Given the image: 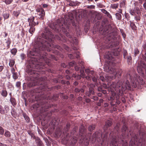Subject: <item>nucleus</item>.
<instances>
[{"label": "nucleus", "mask_w": 146, "mask_h": 146, "mask_svg": "<svg viewBox=\"0 0 146 146\" xmlns=\"http://www.w3.org/2000/svg\"><path fill=\"white\" fill-rule=\"evenodd\" d=\"M51 37H36L35 38L34 46L31 50L29 51L28 55L35 56V61L32 60L27 72L30 75L37 74L38 70L43 69L46 64L48 66L51 65L50 60L47 58L46 50L50 52L51 49V46L59 50L61 47L58 45L52 44V40Z\"/></svg>", "instance_id": "nucleus-1"}, {"label": "nucleus", "mask_w": 146, "mask_h": 146, "mask_svg": "<svg viewBox=\"0 0 146 146\" xmlns=\"http://www.w3.org/2000/svg\"><path fill=\"white\" fill-rule=\"evenodd\" d=\"M139 76L137 74L134 75L133 77L129 73H127L125 75V79L121 80L117 83L113 82L110 87L112 94L108 98V100L113 101L115 99V92H114V91L119 94L123 93V91H125L126 89H131V86L128 79L131 81V86L133 88H136L138 83L142 85L144 84L145 82L142 79H139Z\"/></svg>", "instance_id": "nucleus-2"}, {"label": "nucleus", "mask_w": 146, "mask_h": 146, "mask_svg": "<svg viewBox=\"0 0 146 146\" xmlns=\"http://www.w3.org/2000/svg\"><path fill=\"white\" fill-rule=\"evenodd\" d=\"M73 14L69 13L68 14L65 15L64 17H62L60 19H58L56 22L50 25V27L54 29L56 32H60L67 34V29H69L71 24L73 25Z\"/></svg>", "instance_id": "nucleus-3"}, {"label": "nucleus", "mask_w": 146, "mask_h": 146, "mask_svg": "<svg viewBox=\"0 0 146 146\" xmlns=\"http://www.w3.org/2000/svg\"><path fill=\"white\" fill-rule=\"evenodd\" d=\"M121 131L122 133L120 137H119L118 139L116 138L115 135L113 134L112 131L110 132L109 137L111 139V143L113 146H117L119 144L121 143L122 144V146H128V143L125 140L128 136L127 133L128 131L127 127L125 123L123 126Z\"/></svg>", "instance_id": "nucleus-4"}, {"label": "nucleus", "mask_w": 146, "mask_h": 146, "mask_svg": "<svg viewBox=\"0 0 146 146\" xmlns=\"http://www.w3.org/2000/svg\"><path fill=\"white\" fill-rule=\"evenodd\" d=\"M112 124V123L111 120H108L106 122V124L104 126V132L103 133H101L100 131H97L92 135V137L93 139L99 138L101 139L102 138V144L103 145L105 142L107 141L108 134V131L107 130L108 128L110 127Z\"/></svg>", "instance_id": "nucleus-5"}, {"label": "nucleus", "mask_w": 146, "mask_h": 146, "mask_svg": "<svg viewBox=\"0 0 146 146\" xmlns=\"http://www.w3.org/2000/svg\"><path fill=\"white\" fill-rule=\"evenodd\" d=\"M59 96L58 94H55L50 99V97L49 96L47 100L44 99L39 102L36 107L37 108L40 107L41 108V110L42 111H46L48 109L53 106V104L50 103V102L56 101Z\"/></svg>", "instance_id": "nucleus-6"}, {"label": "nucleus", "mask_w": 146, "mask_h": 146, "mask_svg": "<svg viewBox=\"0 0 146 146\" xmlns=\"http://www.w3.org/2000/svg\"><path fill=\"white\" fill-rule=\"evenodd\" d=\"M104 69L106 72L113 74V76L111 75L108 76V78H111V79H113L117 77L118 78H119L122 75V72L121 70L116 71V70L113 68L108 67V66H105Z\"/></svg>", "instance_id": "nucleus-7"}, {"label": "nucleus", "mask_w": 146, "mask_h": 146, "mask_svg": "<svg viewBox=\"0 0 146 146\" xmlns=\"http://www.w3.org/2000/svg\"><path fill=\"white\" fill-rule=\"evenodd\" d=\"M105 40L104 43L108 44L111 47L119 45V37H103Z\"/></svg>", "instance_id": "nucleus-8"}, {"label": "nucleus", "mask_w": 146, "mask_h": 146, "mask_svg": "<svg viewBox=\"0 0 146 146\" xmlns=\"http://www.w3.org/2000/svg\"><path fill=\"white\" fill-rule=\"evenodd\" d=\"M80 53L79 51H75L74 52V59H75V57L77 59V65L74 66V68L76 71H78L79 70H82L81 64L80 63L81 61H82L80 58Z\"/></svg>", "instance_id": "nucleus-9"}, {"label": "nucleus", "mask_w": 146, "mask_h": 146, "mask_svg": "<svg viewBox=\"0 0 146 146\" xmlns=\"http://www.w3.org/2000/svg\"><path fill=\"white\" fill-rule=\"evenodd\" d=\"M130 13L131 15L135 16L134 19L137 21L140 20L141 13L139 8H136L133 11H131Z\"/></svg>", "instance_id": "nucleus-10"}, {"label": "nucleus", "mask_w": 146, "mask_h": 146, "mask_svg": "<svg viewBox=\"0 0 146 146\" xmlns=\"http://www.w3.org/2000/svg\"><path fill=\"white\" fill-rule=\"evenodd\" d=\"M81 64V66L82 70H80V74L77 75V76L74 74V78H76L77 79H80L81 77L84 78L85 77L84 72V62L83 61H81L80 63Z\"/></svg>", "instance_id": "nucleus-11"}, {"label": "nucleus", "mask_w": 146, "mask_h": 146, "mask_svg": "<svg viewBox=\"0 0 146 146\" xmlns=\"http://www.w3.org/2000/svg\"><path fill=\"white\" fill-rule=\"evenodd\" d=\"M79 134L82 137L81 139L84 140L86 134V130L85 129L84 126L82 125L80 127L79 129Z\"/></svg>", "instance_id": "nucleus-12"}, {"label": "nucleus", "mask_w": 146, "mask_h": 146, "mask_svg": "<svg viewBox=\"0 0 146 146\" xmlns=\"http://www.w3.org/2000/svg\"><path fill=\"white\" fill-rule=\"evenodd\" d=\"M95 87L94 84H91L89 88V91H87L86 92V94L87 96H90L95 94L94 88Z\"/></svg>", "instance_id": "nucleus-13"}, {"label": "nucleus", "mask_w": 146, "mask_h": 146, "mask_svg": "<svg viewBox=\"0 0 146 146\" xmlns=\"http://www.w3.org/2000/svg\"><path fill=\"white\" fill-rule=\"evenodd\" d=\"M119 53L118 52L116 53L114 52H108L106 54V58L108 60H112L113 59L114 56H117Z\"/></svg>", "instance_id": "nucleus-14"}, {"label": "nucleus", "mask_w": 146, "mask_h": 146, "mask_svg": "<svg viewBox=\"0 0 146 146\" xmlns=\"http://www.w3.org/2000/svg\"><path fill=\"white\" fill-rule=\"evenodd\" d=\"M36 10L38 13V14L40 16V18L42 20H43L45 15V12L44 9L42 7H38Z\"/></svg>", "instance_id": "nucleus-15"}, {"label": "nucleus", "mask_w": 146, "mask_h": 146, "mask_svg": "<svg viewBox=\"0 0 146 146\" xmlns=\"http://www.w3.org/2000/svg\"><path fill=\"white\" fill-rule=\"evenodd\" d=\"M112 30V27L110 25L106 26L104 29L101 31V33L103 35H105L111 32Z\"/></svg>", "instance_id": "nucleus-16"}, {"label": "nucleus", "mask_w": 146, "mask_h": 146, "mask_svg": "<svg viewBox=\"0 0 146 146\" xmlns=\"http://www.w3.org/2000/svg\"><path fill=\"white\" fill-rule=\"evenodd\" d=\"M35 17H31L28 19V21L29 23V25L30 26H35L36 25H38V21L35 22L34 21Z\"/></svg>", "instance_id": "nucleus-17"}, {"label": "nucleus", "mask_w": 146, "mask_h": 146, "mask_svg": "<svg viewBox=\"0 0 146 146\" xmlns=\"http://www.w3.org/2000/svg\"><path fill=\"white\" fill-rule=\"evenodd\" d=\"M53 36L52 32L48 29H46L42 35V36Z\"/></svg>", "instance_id": "nucleus-18"}, {"label": "nucleus", "mask_w": 146, "mask_h": 146, "mask_svg": "<svg viewBox=\"0 0 146 146\" xmlns=\"http://www.w3.org/2000/svg\"><path fill=\"white\" fill-rule=\"evenodd\" d=\"M84 91V89L82 88L79 89L78 88H76L75 89V92L76 93L77 95L78 96L80 95V94L82 96Z\"/></svg>", "instance_id": "nucleus-19"}, {"label": "nucleus", "mask_w": 146, "mask_h": 146, "mask_svg": "<svg viewBox=\"0 0 146 146\" xmlns=\"http://www.w3.org/2000/svg\"><path fill=\"white\" fill-rule=\"evenodd\" d=\"M0 93L1 96L5 98L7 96L8 94L7 92L5 89H3L1 92Z\"/></svg>", "instance_id": "nucleus-20"}, {"label": "nucleus", "mask_w": 146, "mask_h": 146, "mask_svg": "<svg viewBox=\"0 0 146 146\" xmlns=\"http://www.w3.org/2000/svg\"><path fill=\"white\" fill-rule=\"evenodd\" d=\"M10 101L13 106L15 107L17 105L16 100L14 98L11 97Z\"/></svg>", "instance_id": "nucleus-21"}, {"label": "nucleus", "mask_w": 146, "mask_h": 146, "mask_svg": "<svg viewBox=\"0 0 146 146\" xmlns=\"http://www.w3.org/2000/svg\"><path fill=\"white\" fill-rule=\"evenodd\" d=\"M5 42L7 44V48L8 49L9 48L10 45L11 43V40L10 38L8 37L7 39H5Z\"/></svg>", "instance_id": "nucleus-22"}, {"label": "nucleus", "mask_w": 146, "mask_h": 146, "mask_svg": "<svg viewBox=\"0 0 146 146\" xmlns=\"http://www.w3.org/2000/svg\"><path fill=\"white\" fill-rule=\"evenodd\" d=\"M15 64V60L13 59H9V65L11 68L13 67Z\"/></svg>", "instance_id": "nucleus-23"}, {"label": "nucleus", "mask_w": 146, "mask_h": 146, "mask_svg": "<svg viewBox=\"0 0 146 146\" xmlns=\"http://www.w3.org/2000/svg\"><path fill=\"white\" fill-rule=\"evenodd\" d=\"M96 125H90L88 128V130L91 131L94 130L95 128Z\"/></svg>", "instance_id": "nucleus-24"}, {"label": "nucleus", "mask_w": 146, "mask_h": 146, "mask_svg": "<svg viewBox=\"0 0 146 146\" xmlns=\"http://www.w3.org/2000/svg\"><path fill=\"white\" fill-rule=\"evenodd\" d=\"M23 116L27 122H29L30 118L25 113H23Z\"/></svg>", "instance_id": "nucleus-25"}, {"label": "nucleus", "mask_w": 146, "mask_h": 146, "mask_svg": "<svg viewBox=\"0 0 146 146\" xmlns=\"http://www.w3.org/2000/svg\"><path fill=\"white\" fill-rule=\"evenodd\" d=\"M90 98L92 99L95 101H97L98 100V97L95 96L94 94V95H91L90 96H88Z\"/></svg>", "instance_id": "nucleus-26"}, {"label": "nucleus", "mask_w": 146, "mask_h": 146, "mask_svg": "<svg viewBox=\"0 0 146 146\" xmlns=\"http://www.w3.org/2000/svg\"><path fill=\"white\" fill-rule=\"evenodd\" d=\"M125 2L126 1L125 0H123L121 1L119 5L120 7L121 8H124L125 7Z\"/></svg>", "instance_id": "nucleus-27"}, {"label": "nucleus", "mask_w": 146, "mask_h": 146, "mask_svg": "<svg viewBox=\"0 0 146 146\" xmlns=\"http://www.w3.org/2000/svg\"><path fill=\"white\" fill-rule=\"evenodd\" d=\"M91 73L92 75L93 74V73H94V72L93 71H92L91 72ZM92 80L94 82H97V79L98 78H97L95 76H94L93 75H92Z\"/></svg>", "instance_id": "nucleus-28"}, {"label": "nucleus", "mask_w": 146, "mask_h": 146, "mask_svg": "<svg viewBox=\"0 0 146 146\" xmlns=\"http://www.w3.org/2000/svg\"><path fill=\"white\" fill-rule=\"evenodd\" d=\"M12 115L13 117H15L17 115V113L15 110V109H13L11 111Z\"/></svg>", "instance_id": "nucleus-29"}, {"label": "nucleus", "mask_w": 146, "mask_h": 146, "mask_svg": "<svg viewBox=\"0 0 146 146\" xmlns=\"http://www.w3.org/2000/svg\"><path fill=\"white\" fill-rule=\"evenodd\" d=\"M115 16L116 18L118 20H120L121 19V13H115Z\"/></svg>", "instance_id": "nucleus-30"}, {"label": "nucleus", "mask_w": 146, "mask_h": 146, "mask_svg": "<svg viewBox=\"0 0 146 146\" xmlns=\"http://www.w3.org/2000/svg\"><path fill=\"white\" fill-rule=\"evenodd\" d=\"M118 6L119 4L118 3L114 4H111V7L112 9H116L118 8Z\"/></svg>", "instance_id": "nucleus-31"}, {"label": "nucleus", "mask_w": 146, "mask_h": 146, "mask_svg": "<svg viewBox=\"0 0 146 146\" xmlns=\"http://www.w3.org/2000/svg\"><path fill=\"white\" fill-rule=\"evenodd\" d=\"M120 125L119 123L117 124L114 127L115 131H117V132H118L119 130V127Z\"/></svg>", "instance_id": "nucleus-32"}, {"label": "nucleus", "mask_w": 146, "mask_h": 146, "mask_svg": "<svg viewBox=\"0 0 146 146\" xmlns=\"http://www.w3.org/2000/svg\"><path fill=\"white\" fill-rule=\"evenodd\" d=\"M130 22V26L131 29L133 30H135L136 29V27L135 26L134 23L133 22H131V21Z\"/></svg>", "instance_id": "nucleus-33"}, {"label": "nucleus", "mask_w": 146, "mask_h": 146, "mask_svg": "<svg viewBox=\"0 0 146 146\" xmlns=\"http://www.w3.org/2000/svg\"><path fill=\"white\" fill-rule=\"evenodd\" d=\"M17 50L15 48H13L11 50V54L14 55H15L17 52Z\"/></svg>", "instance_id": "nucleus-34"}, {"label": "nucleus", "mask_w": 146, "mask_h": 146, "mask_svg": "<svg viewBox=\"0 0 146 146\" xmlns=\"http://www.w3.org/2000/svg\"><path fill=\"white\" fill-rule=\"evenodd\" d=\"M0 113L4 114L5 113V110L3 107L0 105Z\"/></svg>", "instance_id": "nucleus-35"}, {"label": "nucleus", "mask_w": 146, "mask_h": 146, "mask_svg": "<svg viewBox=\"0 0 146 146\" xmlns=\"http://www.w3.org/2000/svg\"><path fill=\"white\" fill-rule=\"evenodd\" d=\"M5 135L7 137H10L11 136V134L8 131H6L5 133Z\"/></svg>", "instance_id": "nucleus-36"}, {"label": "nucleus", "mask_w": 146, "mask_h": 146, "mask_svg": "<svg viewBox=\"0 0 146 146\" xmlns=\"http://www.w3.org/2000/svg\"><path fill=\"white\" fill-rule=\"evenodd\" d=\"M13 77L14 80L17 79L18 77V73L17 72H16L13 73Z\"/></svg>", "instance_id": "nucleus-37"}, {"label": "nucleus", "mask_w": 146, "mask_h": 146, "mask_svg": "<svg viewBox=\"0 0 146 146\" xmlns=\"http://www.w3.org/2000/svg\"><path fill=\"white\" fill-rule=\"evenodd\" d=\"M31 27L29 30V32L32 34L35 31V28L34 27V26H30Z\"/></svg>", "instance_id": "nucleus-38"}, {"label": "nucleus", "mask_w": 146, "mask_h": 146, "mask_svg": "<svg viewBox=\"0 0 146 146\" xmlns=\"http://www.w3.org/2000/svg\"><path fill=\"white\" fill-rule=\"evenodd\" d=\"M30 84L31 85V86H36L37 85H38L40 84L38 82H37L36 83L35 81L33 82L32 83H30Z\"/></svg>", "instance_id": "nucleus-39"}, {"label": "nucleus", "mask_w": 146, "mask_h": 146, "mask_svg": "<svg viewBox=\"0 0 146 146\" xmlns=\"http://www.w3.org/2000/svg\"><path fill=\"white\" fill-rule=\"evenodd\" d=\"M34 139H35V141L37 144L38 143L41 141L40 138L38 137H34Z\"/></svg>", "instance_id": "nucleus-40"}, {"label": "nucleus", "mask_w": 146, "mask_h": 146, "mask_svg": "<svg viewBox=\"0 0 146 146\" xmlns=\"http://www.w3.org/2000/svg\"><path fill=\"white\" fill-rule=\"evenodd\" d=\"M13 1V0H5V1H3V2H5L7 5H9L11 4Z\"/></svg>", "instance_id": "nucleus-41"}, {"label": "nucleus", "mask_w": 146, "mask_h": 146, "mask_svg": "<svg viewBox=\"0 0 146 146\" xmlns=\"http://www.w3.org/2000/svg\"><path fill=\"white\" fill-rule=\"evenodd\" d=\"M28 133L30 135L32 138L33 137L34 138V137H35L34 136V134L32 133V131L30 130H28L27 131Z\"/></svg>", "instance_id": "nucleus-42"}, {"label": "nucleus", "mask_w": 146, "mask_h": 146, "mask_svg": "<svg viewBox=\"0 0 146 146\" xmlns=\"http://www.w3.org/2000/svg\"><path fill=\"white\" fill-rule=\"evenodd\" d=\"M3 16L4 19H7L9 17V14L7 13H5L3 14Z\"/></svg>", "instance_id": "nucleus-43"}, {"label": "nucleus", "mask_w": 146, "mask_h": 146, "mask_svg": "<svg viewBox=\"0 0 146 146\" xmlns=\"http://www.w3.org/2000/svg\"><path fill=\"white\" fill-rule=\"evenodd\" d=\"M4 132V129L1 126H0V134L2 135Z\"/></svg>", "instance_id": "nucleus-44"}, {"label": "nucleus", "mask_w": 146, "mask_h": 146, "mask_svg": "<svg viewBox=\"0 0 146 146\" xmlns=\"http://www.w3.org/2000/svg\"><path fill=\"white\" fill-rule=\"evenodd\" d=\"M19 12L17 11H14L13 12V15L16 17H17L19 15Z\"/></svg>", "instance_id": "nucleus-45"}, {"label": "nucleus", "mask_w": 146, "mask_h": 146, "mask_svg": "<svg viewBox=\"0 0 146 146\" xmlns=\"http://www.w3.org/2000/svg\"><path fill=\"white\" fill-rule=\"evenodd\" d=\"M139 51L138 49L137 48H135L134 50V53L135 56H136L137 54H139Z\"/></svg>", "instance_id": "nucleus-46"}, {"label": "nucleus", "mask_w": 146, "mask_h": 146, "mask_svg": "<svg viewBox=\"0 0 146 146\" xmlns=\"http://www.w3.org/2000/svg\"><path fill=\"white\" fill-rule=\"evenodd\" d=\"M127 61L128 64H129L130 62V61L132 60V57L130 55H129L128 57L127 58Z\"/></svg>", "instance_id": "nucleus-47"}, {"label": "nucleus", "mask_w": 146, "mask_h": 146, "mask_svg": "<svg viewBox=\"0 0 146 146\" xmlns=\"http://www.w3.org/2000/svg\"><path fill=\"white\" fill-rule=\"evenodd\" d=\"M21 82L20 81L17 82L16 83V86L18 88H20L21 87Z\"/></svg>", "instance_id": "nucleus-48"}, {"label": "nucleus", "mask_w": 146, "mask_h": 146, "mask_svg": "<svg viewBox=\"0 0 146 146\" xmlns=\"http://www.w3.org/2000/svg\"><path fill=\"white\" fill-rule=\"evenodd\" d=\"M110 104L112 106H115V107H116L117 106V105L116 104V102L114 101H111L110 102Z\"/></svg>", "instance_id": "nucleus-49"}, {"label": "nucleus", "mask_w": 146, "mask_h": 146, "mask_svg": "<svg viewBox=\"0 0 146 146\" xmlns=\"http://www.w3.org/2000/svg\"><path fill=\"white\" fill-rule=\"evenodd\" d=\"M4 108L5 110L6 113L8 112L9 110V107L7 105H5L4 106Z\"/></svg>", "instance_id": "nucleus-50"}, {"label": "nucleus", "mask_w": 146, "mask_h": 146, "mask_svg": "<svg viewBox=\"0 0 146 146\" xmlns=\"http://www.w3.org/2000/svg\"><path fill=\"white\" fill-rule=\"evenodd\" d=\"M74 45L75 44L76 45H77L78 43V40L76 39V38L74 39Z\"/></svg>", "instance_id": "nucleus-51"}, {"label": "nucleus", "mask_w": 146, "mask_h": 146, "mask_svg": "<svg viewBox=\"0 0 146 146\" xmlns=\"http://www.w3.org/2000/svg\"><path fill=\"white\" fill-rule=\"evenodd\" d=\"M123 54L124 57H126V56H127V55H128L127 52L126 50H124Z\"/></svg>", "instance_id": "nucleus-52"}, {"label": "nucleus", "mask_w": 146, "mask_h": 146, "mask_svg": "<svg viewBox=\"0 0 146 146\" xmlns=\"http://www.w3.org/2000/svg\"><path fill=\"white\" fill-rule=\"evenodd\" d=\"M21 59L22 60H23L26 57V55L24 54H21L20 55Z\"/></svg>", "instance_id": "nucleus-53"}, {"label": "nucleus", "mask_w": 146, "mask_h": 146, "mask_svg": "<svg viewBox=\"0 0 146 146\" xmlns=\"http://www.w3.org/2000/svg\"><path fill=\"white\" fill-rule=\"evenodd\" d=\"M45 141L47 145L48 146H49L50 145V142L48 141V140L47 139H45Z\"/></svg>", "instance_id": "nucleus-54"}, {"label": "nucleus", "mask_w": 146, "mask_h": 146, "mask_svg": "<svg viewBox=\"0 0 146 146\" xmlns=\"http://www.w3.org/2000/svg\"><path fill=\"white\" fill-rule=\"evenodd\" d=\"M50 58H51L54 60H56L57 59L56 58H55L54 56L53 55L51 54L50 55V56L49 57Z\"/></svg>", "instance_id": "nucleus-55"}, {"label": "nucleus", "mask_w": 146, "mask_h": 146, "mask_svg": "<svg viewBox=\"0 0 146 146\" xmlns=\"http://www.w3.org/2000/svg\"><path fill=\"white\" fill-rule=\"evenodd\" d=\"M100 79L102 82H104L106 80V79L104 78V77L103 76H100Z\"/></svg>", "instance_id": "nucleus-56"}, {"label": "nucleus", "mask_w": 146, "mask_h": 146, "mask_svg": "<svg viewBox=\"0 0 146 146\" xmlns=\"http://www.w3.org/2000/svg\"><path fill=\"white\" fill-rule=\"evenodd\" d=\"M90 70L89 69H87L85 70V72L86 73L89 74V73H90Z\"/></svg>", "instance_id": "nucleus-57"}, {"label": "nucleus", "mask_w": 146, "mask_h": 146, "mask_svg": "<svg viewBox=\"0 0 146 146\" xmlns=\"http://www.w3.org/2000/svg\"><path fill=\"white\" fill-rule=\"evenodd\" d=\"M66 129L65 130V131H67L69 129L70 127V125L68 124V123L66 125Z\"/></svg>", "instance_id": "nucleus-58"}, {"label": "nucleus", "mask_w": 146, "mask_h": 146, "mask_svg": "<svg viewBox=\"0 0 146 146\" xmlns=\"http://www.w3.org/2000/svg\"><path fill=\"white\" fill-rule=\"evenodd\" d=\"M69 66H68V67H70L71 66H73V61H72L71 62H69L68 64Z\"/></svg>", "instance_id": "nucleus-59"}, {"label": "nucleus", "mask_w": 146, "mask_h": 146, "mask_svg": "<svg viewBox=\"0 0 146 146\" xmlns=\"http://www.w3.org/2000/svg\"><path fill=\"white\" fill-rule=\"evenodd\" d=\"M11 73L12 74H13V73H15V69L13 67L11 68Z\"/></svg>", "instance_id": "nucleus-60"}, {"label": "nucleus", "mask_w": 146, "mask_h": 146, "mask_svg": "<svg viewBox=\"0 0 146 146\" xmlns=\"http://www.w3.org/2000/svg\"><path fill=\"white\" fill-rule=\"evenodd\" d=\"M101 11L102 13L105 14H107L108 13V12L106 10L104 9H101Z\"/></svg>", "instance_id": "nucleus-61"}, {"label": "nucleus", "mask_w": 146, "mask_h": 146, "mask_svg": "<svg viewBox=\"0 0 146 146\" xmlns=\"http://www.w3.org/2000/svg\"><path fill=\"white\" fill-rule=\"evenodd\" d=\"M4 68V66H0V72H1Z\"/></svg>", "instance_id": "nucleus-62"}, {"label": "nucleus", "mask_w": 146, "mask_h": 146, "mask_svg": "<svg viewBox=\"0 0 146 146\" xmlns=\"http://www.w3.org/2000/svg\"><path fill=\"white\" fill-rule=\"evenodd\" d=\"M61 66L63 68H66L67 66L64 63H62L61 64Z\"/></svg>", "instance_id": "nucleus-63"}, {"label": "nucleus", "mask_w": 146, "mask_h": 146, "mask_svg": "<svg viewBox=\"0 0 146 146\" xmlns=\"http://www.w3.org/2000/svg\"><path fill=\"white\" fill-rule=\"evenodd\" d=\"M38 146H44L43 144L41 141L38 144Z\"/></svg>", "instance_id": "nucleus-64"}]
</instances>
